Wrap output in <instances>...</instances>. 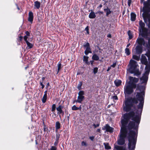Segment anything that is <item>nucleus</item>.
I'll return each mask as SVG.
<instances>
[{"instance_id": "nucleus-1", "label": "nucleus", "mask_w": 150, "mask_h": 150, "mask_svg": "<svg viewBox=\"0 0 150 150\" xmlns=\"http://www.w3.org/2000/svg\"><path fill=\"white\" fill-rule=\"evenodd\" d=\"M144 99V92L137 93L133 97H129L124 102V111L128 113L124 114L121 122H140Z\"/></svg>"}, {"instance_id": "nucleus-2", "label": "nucleus", "mask_w": 150, "mask_h": 150, "mask_svg": "<svg viewBox=\"0 0 150 150\" xmlns=\"http://www.w3.org/2000/svg\"><path fill=\"white\" fill-rule=\"evenodd\" d=\"M140 122H121V130L119 134V139L117 140V144L119 145H122L125 143V139L129 132L128 137V140L129 137L130 132H134L133 137L137 138L136 132H137L138 125Z\"/></svg>"}, {"instance_id": "nucleus-3", "label": "nucleus", "mask_w": 150, "mask_h": 150, "mask_svg": "<svg viewBox=\"0 0 150 150\" xmlns=\"http://www.w3.org/2000/svg\"><path fill=\"white\" fill-rule=\"evenodd\" d=\"M137 63L136 61L131 60L128 65V71L131 74H133L134 76L139 77L141 73L137 68Z\"/></svg>"}, {"instance_id": "nucleus-4", "label": "nucleus", "mask_w": 150, "mask_h": 150, "mask_svg": "<svg viewBox=\"0 0 150 150\" xmlns=\"http://www.w3.org/2000/svg\"><path fill=\"white\" fill-rule=\"evenodd\" d=\"M139 30L140 33V35L143 38H149L150 37H148L149 34V31L150 28H148L150 29H149L145 28V24L142 20H140L139 22Z\"/></svg>"}, {"instance_id": "nucleus-5", "label": "nucleus", "mask_w": 150, "mask_h": 150, "mask_svg": "<svg viewBox=\"0 0 150 150\" xmlns=\"http://www.w3.org/2000/svg\"><path fill=\"white\" fill-rule=\"evenodd\" d=\"M129 81H128V82H129L130 83H132L135 85L136 87L137 86L136 90H139L140 92L143 91L145 94V92L144 91V90L145 89V86H143L140 85L139 84H138L137 86L136 84V83L139 80V79L136 77H133L129 76ZM137 92L136 93L135 96L137 94ZM138 92L139 93V92Z\"/></svg>"}, {"instance_id": "nucleus-6", "label": "nucleus", "mask_w": 150, "mask_h": 150, "mask_svg": "<svg viewBox=\"0 0 150 150\" xmlns=\"http://www.w3.org/2000/svg\"><path fill=\"white\" fill-rule=\"evenodd\" d=\"M136 88L135 85L130 83L127 80L124 87V93L125 95H130L133 93L134 89Z\"/></svg>"}, {"instance_id": "nucleus-7", "label": "nucleus", "mask_w": 150, "mask_h": 150, "mask_svg": "<svg viewBox=\"0 0 150 150\" xmlns=\"http://www.w3.org/2000/svg\"><path fill=\"white\" fill-rule=\"evenodd\" d=\"M134 133L130 132L128 144V149L129 150H134L137 142V138L133 137Z\"/></svg>"}, {"instance_id": "nucleus-8", "label": "nucleus", "mask_w": 150, "mask_h": 150, "mask_svg": "<svg viewBox=\"0 0 150 150\" xmlns=\"http://www.w3.org/2000/svg\"><path fill=\"white\" fill-rule=\"evenodd\" d=\"M79 96H78L77 99L75 100L73 102L74 103L75 102L79 103H81L82 102L84 99L85 97L84 96V92L83 91H80L78 93Z\"/></svg>"}, {"instance_id": "nucleus-9", "label": "nucleus", "mask_w": 150, "mask_h": 150, "mask_svg": "<svg viewBox=\"0 0 150 150\" xmlns=\"http://www.w3.org/2000/svg\"><path fill=\"white\" fill-rule=\"evenodd\" d=\"M148 79V75L143 74L142 76L140 78V82L141 84H144L146 85Z\"/></svg>"}, {"instance_id": "nucleus-10", "label": "nucleus", "mask_w": 150, "mask_h": 150, "mask_svg": "<svg viewBox=\"0 0 150 150\" xmlns=\"http://www.w3.org/2000/svg\"><path fill=\"white\" fill-rule=\"evenodd\" d=\"M103 129L104 130H105L106 132H109L110 133H112L114 130L113 128L110 127L108 124H106L105 126H104Z\"/></svg>"}, {"instance_id": "nucleus-11", "label": "nucleus", "mask_w": 150, "mask_h": 150, "mask_svg": "<svg viewBox=\"0 0 150 150\" xmlns=\"http://www.w3.org/2000/svg\"><path fill=\"white\" fill-rule=\"evenodd\" d=\"M141 63L144 65L147 64H148V62L147 61V58L144 54H142L140 59Z\"/></svg>"}, {"instance_id": "nucleus-12", "label": "nucleus", "mask_w": 150, "mask_h": 150, "mask_svg": "<svg viewBox=\"0 0 150 150\" xmlns=\"http://www.w3.org/2000/svg\"><path fill=\"white\" fill-rule=\"evenodd\" d=\"M33 13L31 11H30L28 13V21L31 23H33Z\"/></svg>"}, {"instance_id": "nucleus-13", "label": "nucleus", "mask_w": 150, "mask_h": 150, "mask_svg": "<svg viewBox=\"0 0 150 150\" xmlns=\"http://www.w3.org/2000/svg\"><path fill=\"white\" fill-rule=\"evenodd\" d=\"M145 65H146L145 68V71L144 74L149 75L150 71V66L147 64Z\"/></svg>"}, {"instance_id": "nucleus-14", "label": "nucleus", "mask_w": 150, "mask_h": 150, "mask_svg": "<svg viewBox=\"0 0 150 150\" xmlns=\"http://www.w3.org/2000/svg\"><path fill=\"white\" fill-rule=\"evenodd\" d=\"M140 3H143V5L150 6V0H140Z\"/></svg>"}, {"instance_id": "nucleus-15", "label": "nucleus", "mask_w": 150, "mask_h": 150, "mask_svg": "<svg viewBox=\"0 0 150 150\" xmlns=\"http://www.w3.org/2000/svg\"><path fill=\"white\" fill-rule=\"evenodd\" d=\"M34 6L35 8L39 9L40 7V3L38 1H36L34 2Z\"/></svg>"}, {"instance_id": "nucleus-16", "label": "nucleus", "mask_w": 150, "mask_h": 150, "mask_svg": "<svg viewBox=\"0 0 150 150\" xmlns=\"http://www.w3.org/2000/svg\"><path fill=\"white\" fill-rule=\"evenodd\" d=\"M104 11L106 13V16L107 17H108L109 15L111 13V11L108 7L104 9Z\"/></svg>"}, {"instance_id": "nucleus-17", "label": "nucleus", "mask_w": 150, "mask_h": 150, "mask_svg": "<svg viewBox=\"0 0 150 150\" xmlns=\"http://www.w3.org/2000/svg\"><path fill=\"white\" fill-rule=\"evenodd\" d=\"M114 83L117 87H118L121 85L122 81L120 80L117 79L114 81Z\"/></svg>"}, {"instance_id": "nucleus-18", "label": "nucleus", "mask_w": 150, "mask_h": 150, "mask_svg": "<svg viewBox=\"0 0 150 150\" xmlns=\"http://www.w3.org/2000/svg\"><path fill=\"white\" fill-rule=\"evenodd\" d=\"M136 14L133 12H132L131 13V20L132 21H134L136 20Z\"/></svg>"}, {"instance_id": "nucleus-19", "label": "nucleus", "mask_w": 150, "mask_h": 150, "mask_svg": "<svg viewBox=\"0 0 150 150\" xmlns=\"http://www.w3.org/2000/svg\"><path fill=\"white\" fill-rule=\"evenodd\" d=\"M88 56H84L83 57V61L85 62V64L88 65H89L90 64V62L88 61Z\"/></svg>"}, {"instance_id": "nucleus-20", "label": "nucleus", "mask_w": 150, "mask_h": 150, "mask_svg": "<svg viewBox=\"0 0 150 150\" xmlns=\"http://www.w3.org/2000/svg\"><path fill=\"white\" fill-rule=\"evenodd\" d=\"M95 13L94 12L91 11V12L89 13V17L90 18L93 19L94 18L96 17Z\"/></svg>"}, {"instance_id": "nucleus-21", "label": "nucleus", "mask_w": 150, "mask_h": 150, "mask_svg": "<svg viewBox=\"0 0 150 150\" xmlns=\"http://www.w3.org/2000/svg\"><path fill=\"white\" fill-rule=\"evenodd\" d=\"M146 48L147 49V51L145 55L148 58V59L149 60L150 59V47L149 48Z\"/></svg>"}, {"instance_id": "nucleus-22", "label": "nucleus", "mask_w": 150, "mask_h": 150, "mask_svg": "<svg viewBox=\"0 0 150 150\" xmlns=\"http://www.w3.org/2000/svg\"><path fill=\"white\" fill-rule=\"evenodd\" d=\"M103 145L105 146V148L106 149H111V147L109 146V144L108 143H104Z\"/></svg>"}, {"instance_id": "nucleus-23", "label": "nucleus", "mask_w": 150, "mask_h": 150, "mask_svg": "<svg viewBox=\"0 0 150 150\" xmlns=\"http://www.w3.org/2000/svg\"><path fill=\"white\" fill-rule=\"evenodd\" d=\"M92 58L93 60L98 61L99 59V57L96 54H94L92 56Z\"/></svg>"}, {"instance_id": "nucleus-24", "label": "nucleus", "mask_w": 150, "mask_h": 150, "mask_svg": "<svg viewBox=\"0 0 150 150\" xmlns=\"http://www.w3.org/2000/svg\"><path fill=\"white\" fill-rule=\"evenodd\" d=\"M115 148L116 150H126L125 148H124L122 146H117L115 147Z\"/></svg>"}, {"instance_id": "nucleus-25", "label": "nucleus", "mask_w": 150, "mask_h": 150, "mask_svg": "<svg viewBox=\"0 0 150 150\" xmlns=\"http://www.w3.org/2000/svg\"><path fill=\"white\" fill-rule=\"evenodd\" d=\"M133 55L132 58L134 59L137 61H139L140 59V55Z\"/></svg>"}, {"instance_id": "nucleus-26", "label": "nucleus", "mask_w": 150, "mask_h": 150, "mask_svg": "<svg viewBox=\"0 0 150 150\" xmlns=\"http://www.w3.org/2000/svg\"><path fill=\"white\" fill-rule=\"evenodd\" d=\"M27 45V47H28V49H31L33 48V45L30 43L28 41H27L26 42Z\"/></svg>"}, {"instance_id": "nucleus-27", "label": "nucleus", "mask_w": 150, "mask_h": 150, "mask_svg": "<svg viewBox=\"0 0 150 150\" xmlns=\"http://www.w3.org/2000/svg\"><path fill=\"white\" fill-rule=\"evenodd\" d=\"M62 64L60 62H59L57 64V74L59 72V71L60 70L61 68Z\"/></svg>"}, {"instance_id": "nucleus-28", "label": "nucleus", "mask_w": 150, "mask_h": 150, "mask_svg": "<svg viewBox=\"0 0 150 150\" xmlns=\"http://www.w3.org/2000/svg\"><path fill=\"white\" fill-rule=\"evenodd\" d=\"M125 53L127 56H129L130 54V52L129 49L128 48H126L125 49Z\"/></svg>"}, {"instance_id": "nucleus-29", "label": "nucleus", "mask_w": 150, "mask_h": 150, "mask_svg": "<svg viewBox=\"0 0 150 150\" xmlns=\"http://www.w3.org/2000/svg\"><path fill=\"white\" fill-rule=\"evenodd\" d=\"M83 46L85 47H86V49H87V50L90 49H91L89 43L88 42H87L85 45H84Z\"/></svg>"}, {"instance_id": "nucleus-30", "label": "nucleus", "mask_w": 150, "mask_h": 150, "mask_svg": "<svg viewBox=\"0 0 150 150\" xmlns=\"http://www.w3.org/2000/svg\"><path fill=\"white\" fill-rule=\"evenodd\" d=\"M128 34L129 37V39L131 40L133 38V35L130 30L128 31Z\"/></svg>"}, {"instance_id": "nucleus-31", "label": "nucleus", "mask_w": 150, "mask_h": 150, "mask_svg": "<svg viewBox=\"0 0 150 150\" xmlns=\"http://www.w3.org/2000/svg\"><path fill=\"white\" fill-rule=\"evenodd\" d=\"M92 52L91 51V49H88V50H87V49H86V50L84 51V53L86 55H87L89 53H91Z\"/></svg>"}, {"instance_id": "nucleus-32", "label": "nucleus", "mask_w": 150, "mask_h": 150, "mask_svg": "<svg viewBox=\"0 0 150 150\" xmlns=\"http://www.w3.org/2000/svg\"><path fill=\"white\" fill-rule=\"evenodd\" d=\"M60 128V122H56V128L57 129Z\"/></svg>"}, {"instance_id": "nucleus-33", "label": "nucleus", "mask_w": 150, "mask_h": 150, "mask_svg": "<svg viewBox=\"0 0 150 150\" xmlns=\"http://www.w3.org/2000/svg\"><path fill=\"white\" fill-rule=\"evenodd\" d=\"M82 85V82L81 81L80 82L77 87V88L79 90H80L81 89Z\"/></svg>"}, {"instance_id": "nucleus-34", "label": "nucleus", "mask_w": 150, "mask_h": 150, "mask_svg": "<svg viewBox=\"0 0 150 150\" xmlns=\"http://www.w3.org/2000/svg\"><path fill=\"white\" fill-rule=\"evenodd\" d=\"M63 106H62L61 105H59L58 107L56 108V110L57 111L59 110H62V109L63 108Z\"/></svg>"}, {"instance_id": "nucleus-35", "label": "nucleus", "mask_w": 150, "mask_h": 150, "mask_svg": "<svg viewBox=\"0 0 150 150\" xmlns=\"http://www.w3.org/2000/svg\"><path fill=\"white\" fill-rule=\"evenodd\" d=\"M81 145L83 146H87L88 144L85 141H83L81 143Z\"/></svg>"}, {"instance_id": "nucleus-36", "label": "nucleus", "mask_w": 150, "mask_h": 150, "mask_svg": "<svg viewBox=\"0 0 150 150\" xmlns=\"http://www.w3.org/2000/svg\"><path fill=\"white\" fill-rule=\"evenodd\" d=\"M44 125V132H45L48 130V128L47 127L45 124V122H43Z\"/></svg>"}, {"instance_id": "nucleus-37", "label": "nucleus", "mask_w": 150, "mask_h": 150, "mask_svg": "<svg viewBox=\"0 0 150 150\" xmlns=\"http://www.w3.org/2000/svg\"><path fill=\"white\" fill-rule=\"evenodd\" d=\"M56 109V105L55 104H53L52 106V109L51 111L52 112H54Z\"/></svg>"}, {"instance_id": "nucleus-38", "label": "nucleus", "mask_w": 150, "mask_h": 150, "mask_svg": "<svg viewBox=\"0 0 150 150\" xmlns=\"http://www.w3.org/2000/svg\"><path fill=\"white\" fill-rule=\"evenodd\" d=\"M98 68L97 67H96L94 68L93 69V72L94 74H96L98 71Z\"/></svg>"}, {"instance_id": "nucleus-39", "label": "nucleus", "mask_w": 150, "mask_h": 150, "mask_svg": "<svg viewBox=\"0 0 150 150\" xmlns=\"http://www.w3.org/2000/svg\"><path fill=\"white\" fill-rule=\"evenodd\" d=\"M47 99V97L43 96L42 99V102L43 103H45L46 102Z\"/></svg>"}, {"instance_id": "nucleus-40", "label": "nucleus", "mask_w": 150, "mask_h": 150, "mask_svg": "<svg viewBox=\"0 0 150 150\" xmlns=\"http://www.w3.org/2000/svg\"><path fill=\"white\" fill-rule=\"evenodd\" d=\"M60 135L59 134H57L56 135V141H58L59 138L60 137Z\"/></svg>"}, {"instance_id": "nucleus-41", "label": "nucleus", "mask_w": 150, "mask_h": 150, "mask_svg": "<svg viewBox=\"0 0 150 150\" xmlns=\"http://www.w3.org/2000/svg\"><path fill=\"white\" fill-rule=\"evenodd\" d=\"M71 109L73 110H77V107L75 105H74L72 107Z\"/></svg>"}, {"instance_id": "nucleus-42", "label": "nucleus", "mask_w": 150, "mask_h": 150, "mask_svg": "<svg viewBox=\"0 0 150 150\" xmlns=\"http://www.w3.org/2000/svg\"><path fill=\"white\" fill-rule=\"evenodd\" d=\"M50 150H57V148L54 146H52Z\"/></svg>"}, {"instance_id": "nucleus-43", "label": "nucleus", "mask_w": 150, "mask_h": 150, "mask_svg": "<svg viewBox=\"0 0 150 150\" xmlns=\"http://www.w3.org/2000/svg\"><path fill=\"white\" fill-rule=\"evenodd\" d=\"M95 137L94 136H90L89 137V139L92 141H94Z\"/></svg>"}, {"instance_id": "nucleus-44", "label": "nucleus", "mask_w": 150, "mask_h": 150, "mask_svg": "<svg viewBox=\"0 0 150 150\" xmlns=\"http://www.w3.org/2000/svg\"><path fill=\"white\" fill-rule=\"evenodd\" d=\"M43 82H41V81H40V85L42 86L41 88L42 89L45 87V85L43 84Z\"/></svg>"}, {"instance_id": "nucleus-45", "label": "nucleus", "mask_w": 150, "mask_h": 150, "mask_svg": "<svg viewBox=\"0 0 150 150\" xmlns=\"http://www.w3.org/2000/svg\"><path fill=\"white\" fill-rule=\"evenodd\" d=\"M28 38V36H27L25 35L24 37V39L26 42L27 41H28L27 40Z\"/></svg>"}, {"instance_id": "nucleus-46", "label": "nucleus", "mask_w": 150, "mask_h": 150, "mask_svg": "<svg viewBox=\"0 0 150 150\" xmlns=\"http://www.w3.org/2000/svg\"><path fill=\"white\" fill-rule=\"evenodd\" d=\"M131 2V0H128L127 4L129 6H130Z\"/></svg>"}, {"instance_id": "nucleus-47", "label": "nucleus", "mask_w": 150, "mask_h": 150, "mask_svg": "<svg viewBox=\"0 0 150 150\" xmlns=\"http://www.w3.org/2000/svg\"><path fill=\"white\" fill-rule=\"evenodd\" d=\"M116 65V62L113 63V64L111 65V67L113 68H115Z\"/></svg>"}, {"instance_id": "nucleus-48", "label": "nucleus", "mask_w": 150, "mask_h": 150, "mask_svg": "<svg viewBox=\"0 0 150 150\" xmlns=\"http://www.w3.org/2000/svg\"><path fill=\"white\" fill-rule=\"evenodd\" d=\"M112 98L115 100H118V97L117 96H113Z\"/></svg>"}, {"instance_id": "nucleus-49", "label": "nucleus", "mask_w": 150, "mask_h": 150, "mask_svg": "<svg viewBox=\"0 0 150 150\" xmlns=\"http://www.w3.org/2000/svg\"><path fill=\"white\" fill-rule=\"evenodd\" d=\"M23 39V37L21 36H20L18 37V40L19 41H21Z\"/></svg>"}, {"instance_id": "nucleus-50", "label": "nucleus", "mask_w": 150, "mask_h": 150, "mask_svg": "<svg viewBox=\"0 0 150 150\" xmlns=\"http://www.w3.org/2000/svg\"><path fill=\"white\" fill-rule=\"evenodd\" d=\"M25 34H26V36H30V33H29V32L28 31H26L25 32Z\"/></svg>"}, {"instance_id": "nucleus-51", "label": "nucleus", "mask_w": 150, "mask_h": 150, "mask_svg": "<svg viewBox=\"0 0 150 150\" xmlns=\"http://www.w3.org/2000/svg\"><path fill=\"white\" fill-rule=\"evenodd\" d=\"M58 111V113H59V114H61L62 113L64 114V112L62 110H59Z\"/></svg>"}, {"instance_id": "nucleus-52", "label": "nucleus", "mask_w": 150, "mask_h": 150, "mask_svg": "<svg viewBox=\"0 0 150 150\" xmlns=\"http://www.w3.org/2000/svg\"><path fill=\"white\" fill-rule=\"evenodd\" d=\"M97 13H99V14L101 13V14H102L103 13V12L102 11H98L96 13V14H97Z\"/></svg>"}, {"instance_id": "nucleus-53", "label": "nucleus", "mask_w": 150, "mask_h": 150, "mask_svg": "<svg viewBox=\"0 0 150 150\" xmlns=\"http://www.w3.org/2000/svg\"><path fill=\"white\" fill-rule=\"evenodd\" d=\"M93 126H94V128H96V127H98L99 126V124H97L96 125H95L94 124H93Z\"/></svg>"}, {"instance_id": "nucleus-54", "label": "nucleus", "mask_w": 150, "mask_h": 150, "mask_svg": "<svg viewBox=\"0 0 150 150\" xmlns=\"http://www.w3.org/2000/svg\"><path fill=\"white\" fill-rule=\"evenodd\" d=\"M58 143V141H56L54 143V145L55 146H56L57 145Z\"/></svg>"}, {"instance_id": "nucleus-55", "label": "nucleus", "mask_w": 150, "mask_h": 150, "mask_svg": "<svg viewBox=\"0 0 150 150\" xmlns=\"http://www.w3.org/2000/svg\"><path fill=\"white\" fill-rule=\"evenodd\" d=\"M89 62H90V63H91V65L93 66V62H94V61H93V60L90 61Z\"/></svg>"}, {"instance_id": "nucleus-56", "label": "nucleus", "mask_w": 150, "mask_h": 150, "mask_svg": "<svg viewBox=\"0 0 150 150\" xmlns=\"http://www.w3.org/2000/svg\"><path fill=\"white\" fill-rule=\"evenodd\" d=\"M85 30L86 31H88L89 30V28L88 27V26H87L86 28H85Z\"/></svg>"}, {"instance_id": "nucleus-57", "label": "nucleus", "mask_w": 150, "mask_h": 150, "mask_svg": "<svg viewBox=\"0 0 150 150\" xmlns=\"http://www.w3.org/2000/svg\"><path fill=\"white\" fill-rule=\"evenodd\" d=\"M107 37L108 38H111V35L110 34H109L107 35Z\"/></svg>"}, {"instance_id": "nucleus-58", "label": "nucleus", "mask_w": 150, "mask_h": 150, "mask_svg": "<svg viewBox=\"0 0 150 150\" xmlns=\"http://www.w3.org/2000/svg\"><path fill=\"white\" fill-rule=\"evenodd\" d=\"M103 6L102 4H100V5L98 7V8H101Z\"/></svg>"}, {"instance_id": "nucleus-59", "label": "nucleus", "mask_w": 150, "mask_h": 150, "mask_svg": "<svg viewBox=\"0 0 150 150\" xmlns=\"http://www.w3.org/2000/svg\"><path fill=\"white\" fill-rule=\"evenodd\" d=\"M81 105L79 107H77V110H81Z\"/></svg>"}, {"instance_id": "nucleus-60", "label": "nucleus", "mask_w": 150, "mask_h": 150, "mask_svg": "<svg viewBox=\"0 0 150 150\" xmlns=\"http://www.w3.org/2000/svg\"><path fill=\"white\" fill-rule=\"evenodd\" d=\"M100 128L98 129H97V130H96V132H100Z\"/></svg>"}, {"instance_id": "nucleus-61", "label": "nucleus", "mask_w": 150, "mask_h": 150, "mask_svg": "<svg viewBox=\"0 0 150 150\" xmlns=\"http://www.w3.org/2000/svg\"><path fill=\"white\" fill-rule=\"evenodd\" d=\"M111 67H108L107 69V71H109L111 69Z\"/></svg>"}, {"instance_id": "nucleus-62", "label": "nucleus", "mask_w": 150, "mask_h": 150, "mask_svg": "<svg viewBox=\"0 0 150 150\" xmlns=\"http://www.w3.org/2000/svg\"><path fill=\"white\" fill-rule=\"evenodd\" d=\"M45 79V77H43L42 78V82H43L44 81Z\"/></svg>"}, {"instance_id": "nucleus-63", "label": "nucleus", "mask_w": 150, "mask_h": 150, "mask_svg": "<svg viewBox=\"0 0 150 150\" xmlns=\"http://www.w3.org/2000/svg\"><path fill=\"white\" fill-rule=\"evenodd\" d=\"M50 85V83L49 82L47 83V85L46 86V88H47L48 87V86H49Z\"/></svg>"}, {"instance_id": "nucleus-64", "label": "nucleus", "mask_w": 150, "mask_h": 150, "mask_svg": "<svg viewBox=\"0 0 150 150\" xmlns=\"http://www.w3.org/2000/svg\"><path fill=\"white\" fill-rule=\"evenodd\" d=\"M130 45V43H129L127 45V48H128Z\"/></svg>"}]
</instances>
